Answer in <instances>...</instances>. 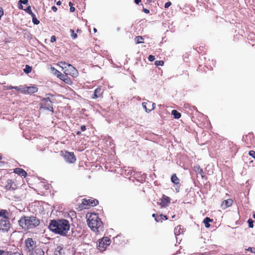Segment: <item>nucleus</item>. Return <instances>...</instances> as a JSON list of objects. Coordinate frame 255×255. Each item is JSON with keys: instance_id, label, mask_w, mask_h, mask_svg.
<instances>
[{"instance_id": "obj_1", "label": "nucleus", "mask_w": 255, "mask_h": 255, "mask_svg": "<svg viewBox=\"0 0 255 255\" xmlns=\"http://www.w3.org/2000/svg\"><path fill=\"white\" fill-rule=\"evenodd\" d=\"M49 229L52 232L62 236H70L69 222L66 219L51 220L49 224Z\"/></svg>"}, {"instance_id": "obj_2", "label": "nucleus", "mask_w": 255, "mask_h": 255, "mask_svg": "<svg viewBox=\"0 0 255 255\" xmlns=\"http://www.w3.org/2000/svg\"><path fill=\"white\" fill-rule=\"evenodd\" d=\"M18 224L23 229H30L38 226L39 221L34 216H24L18 221Z\"/></svg>"}, {"instance_id": "obj_3", "label": "nucleus", "mask_w": 255, "mask_h": 255, "mask_svg": "<svg viewBox=\"0 0 255 255\" xmlns=\"http://www.w3.org/2000/svg\"><path fill=\"white\" fill-rule=\"evenodd\" d=\"M89 228L94 232H99L103 228V223L96 214L91 215L87 220Z\"/></svg>"}, {"instance_id": "obj_4", "label": "nucleus", "mask_w": 255, "mask_h": 255, "mask_svg": "<svg viewBox=\"0 0 255 255\" xmlns=\"http://www.w3.org/2000/svg\"><path fill=\"white\" fill-rule=\"evenodd\" d=\"M61 68L64 69V73L66 75H70L73 77H76L78 76L77 70L70 64L67 65V66H61Z\"/></svg>"}, {"instance_id": "obj_5", "label": "nucleus", "mask_w": 255, "mask_h": 255, "mask_svg": "<svg viewBox=\"0 0 255 255\" xmlns=\"http://www.w3.org/2000/svg\"><path fill=\"white\" fill-rule=\"evenodd\" d=\"M10 227L9 219H1L0 220V232H7Z\"/></svg>"}, {"instance_id": "obj_6", "label": "nucleus", "mask_w": 255, "mask_h": 255, "mask_svg": "<svg viewBox=\"0 0 255 255\" xmlns=\"http://www.w3.org/2000/svg\"><path fill=\"white\" fill-rule=\"evenodd\" d=\"M25 244L26 250L29 253L36 248V241H34L32 238H28L26 239L25 240Z\"/></svg>"}, {"instance_id": "obj_7", "label": "nucleus", "mask_w": 255, "mask_h": 255, "mask_svg": "<svg viewBox=\"0 0 255 255\" xmlns=\"http://www.w3.org/2000/svg\"><path fill=\"white\" fill-rule=\"evenodd\" d=\"M63 157L66 162L73 163L76 161V158L73 152L65 151Z\"/></svg>"}, {"instance_id": "obj_8", "label": "nucleus", "mask_w": 255, "mask_h": 255, "mask_svg": "<svg viewBox=\"0 0 255 255\" xmlns=\"http://www.w3.org/2000/svg\"><path fill=\"white\" fill-rule=\"evenodd\" d=\"M82 203L83 205L85 206H89L94 207L96 206L98 204V201L96 199H90L87 200L86 199H84L83 200Z\"/></svg>"}, {"instance_id": "obj_9", "label": "nucleus", "mask_w": 255, "mask_h": 255, "mask_svg": "<svg viewBox=\"0 0 255 255\" xmlns=\"http://www.w3.org/2000/svg\"><path fill=\"white\" fill-rule=\"evenodd\" d=\"M110 245V240L108 239V238L106 237L104 238L101 242H99V250H100L101 252H103L105 250L106 248L104 247V245Z\"/></svg>"}, {"instance_id": "obj_10", "label": "nucleus", "mask_w": 255, "mask_h": 255, "mask_svg": "<svg viewBox=\"0 0 255 255\" xmlns=\"http://www.w3.org/2000/svg\"><path fill=\"white\" fill-rule=\"evenodd\" d=\"M16 188V185L14 184L13 181L11 179H8L7 181V183L5 186V189L6 190H14Z\"/></svg>"}, {"instance_id": "obj_11", "label": "nucleus", "mask_w": 255, "mask_h": 255, "mask_svg": "<svg viewBox=\"0 0 255 255\" xmlns=\"http://www.w3.org/2000/svg\"><path fill=\"white\" fill-rule=\"evenodd\" d=\"M47 139L46 137H44V138L42 137L41 139H40L39 140L38 148L39 149V150L44 151L45 149V147H44L43 146L45 145H46L47 144Z\"/></svg>"}, {"instance_id": "obj_12", "label": "nucleus", "mask_w": 255, "mask_h": 255, "mask_svg": "<svg viewBox=\"0 0 255 255\" xmlns=\"http://www.w3.org/2000/svg\"><path fill=\"white\" fill-rule=\"evenodd\" d=\"M170 200H171L170 197L163 195L161 199V201L160 203V205L162 207H166L169 203H170Z\"/></svg>"}, {"instance_id": "obj_13", "label": "nucleus", "mask_w": 255, "mask_h": 255, "mask_svg": "<svg viewBox=\"0 0 255 255\" xmlns=\"http://www.w3.org/2000/svg\"><path fill=\"white\" fill-rule=\"evenodd\" d=\"M233 202V200L231 199H228L227 200H224L222 204L221 207L223 209H226L227 207L231 206Z\"/></svg>"}, {"instance_id": "obj_14", "label": "nucleus", "mask_w": 255, "mask_h": 255, "mask_svg": "<svg viewBox=\"0 0 255 255\" xmlns=\"http://www.w3.org/2000/svg\"><path fill=\"white\" fill-rule=\"evenodd\" d=\"M25 93L33 94L37 92L38 89L35 86H25Z\"/></svg>"}, {"instance_id": "obj_15", "label": "nucleus", "mask_w": 255, "mask_h": 255, "mask_svg": "<svg viewBox=\"0 0 255 255\" xmlns=\"http://www.w3.org/2000/svg\"><path fill=\"white\" fill-rule=\"evenodd\" d=\"M44 252L42 249L36 248L32 251L30 252V255H44Z\"/></svg>"}, {"instance_id": "obj_16", "label": "nucleus", "mask_w": 255, "mask_h": 255, "mask_svg": "<svg viewBox=\"0 0 255 255\" xmlns=\"http://www.w3.org/2000/svg\"><path fill=\"white\" fill-rule=\"evenodd\" d=\"M14 172L22 177H25L27 176V173L22 168H16L14 169Z\"/></svg>"}, {"instance_id": "obj_17", "label": "nucleus", "mask_w": 255, "mask_h": 255, "mask_svg": "<svg viewBox=\"0 0 255 255\" xmlns=\"http://www.w3.org/2000/svg\"><path fill=\"white\" fill-rule=\"evenodd\" d=\"M9 214L8 212L5 209H1L0 210V217H2L1 219H9Z\"/></svg>"}, {"instance_id": "obj_18", "label": "nucleus", "mask_w": 255, "mask_h": 255, "mask_svg": "<svg viewBox=\"0 0 255 255\" xmlns=\"http://www.w3.org/2000/svg\"><path fill=\"white\" fill-rule=\"evenodd\" d=\"M102 89L100 88H97L94 92V93L92 96L93 99H97L100 97L102 94Z\"/></svg>"}, {"instance_id": "obj_19", "label": "nucleus", "mask_w": 255, "mask_h": 255, "mask_svg": "<svg viewBox=\"0 0 255 255\" xmlns=\"http://www.w3.org/2000/svg\"><path fill=\"white\" fill-rule=\"evenodd\" d=\"M212 222H213V219H211L209 217H206L203 221V223L205 224V226L207 228L210 227V225L209 224V223Z\"/></svg>"}, {"instance_id": "obj_20", "label": "nucleus", "mask_w": 255, "mask_h": 255, "mask_svg": "<svg viewBox=\"0 0 255 255\" xmlns=\"http://www.w3.org/2000/svg\"><path fill=\"white\" fill-rule=\"evenodd\" d=\"M167 220V217L166 216L163 215H160L159 216H158L155 218V220L157 222H162L163 220Z\"/></svg>"}, {"instance_id": "obj_21", "label": "nucleus", "mask_w": 255, "mask_h": 255, "mask_svg": "<svg viewBox=\"0 0 255 255\" xmlns=\"http://www.w3.org/2000/svg\"><path fill=\"white\" fill-rule=\"evenodd\" d=\"M194 169L197 173L200 174L202 177H203V169L200 167V166H195L194 167Z\"/></svg>"}, {"instance_id": "obj_22", "label": "nucleus", "mask_w": 255, "mask_h": 255, "mask_svg": "<svg viewBox=\"0 0 255 255\" xmlns=\"http://www.w3.org/2000/svg\"><path fill=\"white\" fill-rule=\"evenodd\" d=\"M171 181L175 184H178L179 183V179L177 177L175 174H173L171 178Z\"/></svg>"}, {"instance_id": "obj_23", "label": "nucleus", "mask_w": 255, "mask_h": 255, "mask_svg": "<svg viewBox=\"0 0 255 255\" xmlns=\"http://www.w3.org/2000/svg\"><path fill=\"white\" fill-rule=\"evenodd\" d=\"M63 249L61 247H57V249H55V252H54V255H62Z\"/></svg>"}, {"instance_id": "obj_24", "label": "nucleus", "mask_w": 255, "mask_h": 255, "mask_svg": "<svg viewBox=\"0 0 255 255\" xmlns=\"http://www.w3.org/2000/svg\"><path fill=\"white\" fill-rule=\"evenodd\" d=\"M171 114L174 116V118L176 119H178L181 117V114L175 110L172 111Z\"/></svg>"}, {"instance_id": "obj_25", "label": "nucleus", "mask_w": 255, "mask_h": 255, "mask_svg": "<svg viewBox=\"0 0 255 255\" xmlns=\"http://www.w3.org/2000/svg\"><path fill=\"white\" fill-rule=\"evenodd\" d=\"M183 229H181V226H178L174 229L175 235H179L183 233Z\"/></svg>"}, {"instance_id": "obj_26", "label": "nucleus", "mask_w": 255, "mask_h": 255, "mask_svg": "<svg viewBox=\"0 0 255 255\" xmlns=\"http://www.w3.org/2000/svg\"><path fill=\"white\" fill-rule=\"evenodd\" d=\"M11 88H13L17 91H21V92L25 93V87H23L22 86L11 87Z\"/></svg>"}, {"instance_id": "obj_27", "label": "nucleus", "mask_w": 255, "mask_h": 255, "mask_svg": "<svg viewBox=\"0 0 255 255\" xmlns=\"http://www.w3.org/2000/svg\"><path fill=\"white\" fill-rule=\"evenodd\" d=\"M51 72L54 75H55L56 77L60 73V72L54 68L53 67H50Z\"/></svg>"}, {"instance_id": "obj_28", "label": "nucleus", "mask_w": 255, "mask_h": 255, "mask_svg": "<svg viewBox=\"0 0 255 255\" xmlns=\"http://www.w3.org/2000/svg\"><path fill=\"white\" fill-rule=\"evenodd\" d=\"M31 70L32 67L28 65H26L25 66V68L23 69L24 73H25L26 74L29 73L30 72H31Z\"/></svg>"}, {"instance_id": "obj_29", "label": "nucleus", "mask_w": 255, "mask_h": 255, "mask_svg": "<svg viewBox=\"0 0 255 255\" xmlns=\"http://www.w3.org/2000/svg\"><path fill=\"white\" fill-rule=\"evenodd\" d=\"M65 83L68 84V85H72L73 84L72 81L71 79L70 78H69L68 75L67 77L64 79V80L63 81Z\"/></svg>"}, {"instance_id": "obj_30", "label": "nucleus", "mask_w": 255, "mask_h": 255, "mask_svg": "<svg viewBox=\"0 0 255 255\" xmlns=\"http://www.w3.org/2000/svg\"><path fill=\"white\" fill-rule=\"evenodd\" d=\"M142 40H143V38L140 36H136L135 38V41L136 42V43H137V44L143 43V42Z\"/></svg>"}, {"instance_id": "obj_31", "label": "nucleus", "mask_w": 255, "mask_h": 255, "mask_svg": "<svg viewBox=\"0 0 255 255\" xmlns=\"http://www.w3.org/2000/svg\"><path fill=\"white\" fill-rule=\"evenodd\" d=\"M24 10L28 14H30L31 15H34V13L32 12L31 10L30 6H28L26 8L24 9Z\"/></svg>"}, {"instance_id": "obj_32", "label": "nucleus", "mask_w": 255, "mask_h": 255, "mask_svg": "<svg viewBox=\"0 0 255 255\" xmlns=\"http://www.w3.org/2000/svg\"><path fill=\"white\" fill-rule=\"evenodd\" d=\"M70 32L71 33V36L73 39H75L77 37V35L75 33L73 29H70Z\"/></svg>"}, {"instance_id": "obj_33", "label": "nucleus", "mask_w": 255, "mask_h": 255, "mask_svg": "<svg viewBox=\"0 0 255 255\" xmlns=\"http://www.w3.org/2000/svg\"><path fill=\"white\" fill-rule=\"evenodd\" d=\"M68 75H64L61 72L59 74V75L57 76V77L59 78L60 80L64 81V79L67 77Z\"/></svg>"}, {"instance_id": "obj_34", "label": "nucleus", "mask_w": 255, "mask_h": 255, "mask_svg": "<svg viewBox=\"0 0 255 255\" xmlns=\"http://www.w3.org/2000/svg\"><path fill=\"white\" fill-rule=\"evenodd\" d=\"M0 255H12L11 252L1 250L0 249Z\"/></svg>"}, {"instance_id": "obj_35", "label": "nucleus", "mask_w": 255, "mask_h": 255, "mask_svg": "<svg viewBox=\"0 0 255 255\" xmlns=\"http://www.w3.org/2000/svg\"><path fill=\"white\" fill-rule=\"evenodd\" d=\"M147 104V103H146V102H143L142 103V107L144 109L145 112L146 113H149L151 110L152 109H147L146 108V105Z\"/></svg>"}, {"instance_id": "obj_36", "label": "nucleus", "mask_w": 255, "mask_h": 255, "mask_svg": "<svg viewBox=\"0 0 255 255\" xmlns=\"http://www.w3.org/2000/svg\"><path fill=\"white\" fill-rule=\"evenodd\" d=\"M31 16L32 17V21L33 23L35 24H38L39 23V21L37 19L35 15L34 14V15H31Z\"/></svg>"}, {"instance_id": "obj_37", "label": "nucleus", "mask_w": 255, "mask_h": 255, "mask_svg": "<svg viewBox=\"0 0 255 255\" xmlns=\"http://www.w3.org/2000/svg\"><path fill=\"white\" fill-rule=\"evenodd\" d=\"M164 64V62L162 60H157L155 62V65L156 66H163Z\"/></svg>"}, {"instance_id": "obj_38", "label": "nucleus", "mask_w": 255, "mask_h": 255, "mask_svg": "<svg viewBox=\"0 0 255 255\" xmlns=\"http://www.w3.org/2000/svg\"><path fill=\"white\" fill-rule=\"evenodd\" d=\"M248 223L249 224V227L250 228H253L254 227V221L251 219H250L248 220Z\"/></svg>"}, {"instance_id": "obj_39", "label": "nucleus", "mask_w": 255, "mask_h": 255, "mask_svg": "<svg viewBox=\"0 0 255 255\" xmlns=\"http://www.w3.org/2000/svg\"><path fill=\"white\" fill-rule=\"evenodd\" d=\"M28 0H19L18 1V3H22L24 4H28Z\"/></svg>"}, {"instance_id": "obj_40", "label": "nucleus", "mask_w": 255, "mask_h": 255, "mask_svg": "<svg viewBox=\"0 0 255 255\" xmlns=\"http://www.w3.org/2000/svg\"><path fill=\"white\" fill-rule=\"evenodd\" d=\"M249 154L253 157L255 159V151H253V150H251L249 151Z\"/></svg>"}, {"instance_id": "obj_41", "label": "nucleus", "mask_w": 255, "mask_h": 255, "mask_svg": "<svg viewBox=\"0 0 255 255\" xmlns=\"http://www.w3.org/2000/svg\"><path fill=\"white\" fill-rule=\"evenodd\" d=\"M148 59L149 61H153L155 60V57L153 55H150L148 56Z\"/></svg>"}, {"instance_id": "obj_42", "label": "nucleus", "mask_w": 255, "mask_h": 255, "mask_svg": "<svg viewBox=\"0 0 255 255\" xmlns=\"http://www.w3.org/2000/svg\"><path fill=\"white\" fill-rule=\"evenodd\" d=\"M246 250H247L248 251H250L251 253L255 254V249H254V248H252L250 247L248 249H247Z\"/></svg>"}, {"instance_id": "obj_43", "label": "nucleus", "mask_w": 255, "mask_h": 255, "mask_svg": "<svg viewBox=\"0 0 255 255\" xmlns=\"http://www.w3.org/2000/svg\"><path fill=\"white\" fill-rule=\"evenodd\" d=\"M69 64H67L64 62H60L59 63V65L61 67V66H67V65H68Z\"/></svg>"}, {"instance_id": "obj_44", "label": "nucleus", "mask_w": 255, "mask_h": 255, "mask_svg": "<svg viewBox=\"0 0 255 255\" xmlns=\"http://www.w3.org/2000/svg\"><path fill=\"white\" fill-rule=\"evenodd\" d=\"M171 4V3L169 1L168 2H167L165 3V5H164V7L167 8H168Z\"/></svg>"}, {"instance_id": "obj_45", "label": "nucleus", "mask_w": 255, "mask_h": 255, "mask_svg": "<svg viewBox=\"0 0 255 255\" xmlns=\"http://www.w3.org/2000/svg\"><path fill=\"white\" fill-rule=\"evenodd\" d=\"M56 37L55 36L53 35L51 37L50 41L51 42H54L56 41Z\"/></svg>"}, {"instance_id": "obj_46", "label": "nucleus", "mask_w": 255, "mask_h": 255, "mask_svg": "<svg viewBox=\"0 0 255 255\" xmlns=\"http://www.w3.org/2000/svg\"><path fill=\"white\" fill-rule=\"evenodd\" d=\"M3 15V9L1 7H0V20L1 19V18Z\"/></svg>"}, {"instance_id": "obj_47", "label": "nucleus", "mask_w": 255, "mask_h": 255, "mask_svg": "<svg viewBox=\"0 0 255 255\" xmlns=\"http://www.w3.org/2000/svg\"><path fill=\"white\" fill-rule=\"evenodd\" d=\"M148 104L151 105L152 106V108L151 109L153 110L155 108V103H152L150 102H148Z\"/></svg>"}, {"instance_id": "obj_48", "label": "nucleus", "mask_w": 255, "mask_h": 255, "mask_svg": "<svg viewBox=\"0 0 255 255\" xmlns=\"http://www.w3.org/2000/svg\"><path fill=\"white\" fill-rule=\"evenodd\" d=\"M51 9L54 12H56L57 10V8L55 6H52Z\"/></svg>"}, {"instance_id": "obj_49", "label": "nucleus", "mask_w": 255, "mask_h": 255, "mask_svg": "<svg viewBox=\"0 0 255 255\" xmlns=\"http://www.w3.org/2000/svg\"><path fill=\"white\" fill-rule=\"evenodd\" d=\"M143 11H144V13H147V14L149 13V10L146 8H143Z\"/></svg>"}, {"instance_id": "obj_50", "label": "nucleus", "mask_w": 255, "mask_h": 255, "mask_svg": "<svg viewBox=\"0 0 255 255\" xmlns=\"http://www.w3.org/2000/svg\"><path fill=\"white\" fill-rule=\"evenodd\" d=\"M86 128L85 126H82L81 127V129L82 131H85L86 130Z\"/></svg>"}, {"instance_id": "obj_51", "label": "nucleus", "mask_w": 255, "mask_h": 255, "mask_svg": "<svg viewBox=\"0 0 255 255\" xmlns=\"http://www.w3.org/2000/svg\"><path fill=\"white\" fill-rule=\"evenodd\" d=\"M18 4H19V5H18V8H19V9H23V10L24 9H23V6H22V3H18Z\"/></svg>"}, {"instance_id": "obj_52", "label": "nucleus", "mask_w": 255, "mask_h": 255, "mask_svg": "<svg viewBox=\"0 0 255 255\" xmlns=\"http://www.w3.org/2000/svg\"><path fill=\"white\" fill-rule=\"evenodd\" d=\"M75 10V8L72 6H71L70 8V12H74Z\"/></svg>"}, {"instance_id": "obj_53", "label": "nucleus", "mask_w": 255, "mask_h": 255, "mask_svg": "<svg viewBox=\"0 0 255 255\" xmlns=\"http://www.w3.org/2000/svg\"><path fill=\"white\" fill-rule=\"evenodd\" d=\"M141 1V0H134V2L136 4H139V3Z\"/></svg>"}, {"instance_id": "obj_54", "label": "nucleus", "mask_w": 255, "mask_h": 255, "mask_svg": "<svg viewBox=\"0 0 255 255\" xmlns=\"http://www.w3.org/2000/svg\"><path fill=\"white\" fill-rule=\"evenodd\" d=\"M12 255H21L20 253H13L12 254Z\"/></svg>"}, {"instance_id": "obj_55", "label": "nucleus", "mask_w": 255, "mask_h": 255, "mask_svg": "<svg viewBox=\"0 0 255 255\" xmlns=\"http://www.w3.org/2000/svg\"><path fill=\"white\" fill-rule=\"evenodd\" d=\"M56 4L58 5H60L61 4V1L59 0L57 2Z\"/></svg>"}, {"instance_id": "obj_56", "label": "nucleus", "mask_w": 255, "mask_h": 255, "mask_svg": "<svg viewBox=\"0 0 255 255\" xmlns=\"http://www.w3.org/2000/svg\"><path fill=\"white\" fill-rule=\"evenodd\" d=\"M81 131H78L76 133L77 135H80L81 134Z\"/></svg>"}, {"instance_id": "obj_57", "label": "nucleus", "mask_w": 255, "mask_h": 255, "mask_svg": "<svg viewBox=\"0 0 255 255\" xmlns=\"http://www.w3.org/2000/svg\"><path fill=\"white\" fill-rule=\"evenodd\" d=\"M51 110L49 108L48 110L49 111H52L53 112V108L51 107Z\"/></svg>"}, {"instance_id": "obj_58", "label": "nucleus", "mask_w": 255, "mask_h": 255, "mask_svg": "<svg viewBox=\"0 0 255 255\" xmlns=\"http://www.w3.org/2000/svg\"><path fill=\"white\" fill-rule=\"evenodd\" d=\"M69 5L71 6L73 5L72 3L71 2H69Z\"/></svg>"}, {"instance_id": "obj_59", "label": "nucleus", "mask_w": 255, "mask_h": 255, "mask_svg": "<svg viewBox=\"0 0 255 255\" xmlns=\"http://www.w3.org/2000/svg\"><path fill=\"white\" fill-rule=\"evenodd\" d=\"M97 29H96V28H94V31L95 32H97Z\"/></svg>"}, {"instance_id": "obj_60", "label": "nucleus", "mask_w": 255, "mask_h": 255, "mask_svg": "<svg viewBox=\"0 0 255 255\" xmlns=\"http://www.w3.org/2000/svg\"><path fill=\"white\" fill-rule=\"evenodd\" d=\"M152 216L153 217H155V218H156V217H155V214H153L152 215Z\"/></svg>"}, {"instance_id": "obj_61", "label": "nucleus", "mask_w": 255, "mask_h": 255, "mask_svg": "<svg viewBox=\"0 0 255 255\" xmlns=\"http://www.w3.org/2000/svg\"><path fill=\"white\" fill-rule=\"evenodd\" d=\"M253 217L254 219H255V213L253 214Z\"/></svg>"}, {"instance_id": "obj_62", "label": "nucleus", "mask_w": 255, "mask_h": 255, "mask_svg": "<svg viewBox=\"0 0 255 255\" xmlns=\"http://www.w3.org/2000/svg\"><path fill=\"white\" fill-rule=\"evenodd\" d=\"M11 87H12V86H9L8 89H12V88H11Z\"/></svg>"}, {"instance_id": "obj_63", "label": "nucleus", "mask_w": 255, "mask_h": 255, "mask_svg": "<svg viewBox=\"0 0 255 255\" xmlns=\"http://www.w3.org/2000/svg\"><path fill=\"white\" fill-rule=\"evenodd\" d=\"M201 255H207L206 254H202Z\"/></svg>"}, {"instance_id": "obj_64", "label": "nucleus", "mask_w": 255, "mask_h": 255, "mask_svg": "<svg viewBox=\"0 0 255 255\" xmlns=\"http://www.w3.org/2000/svg\"><path fill=\"white\" fill-rule=\"evenodd\" d=\"M175 215H173V216H172V218H174L175 217Z\"/></svg>"}]
</instances>
